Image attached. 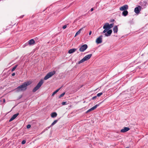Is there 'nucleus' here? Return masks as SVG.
Wrapping results in <instances>:
<instances>
[{"label": "nucleus", "mask_w": 148, "mask_h": 148, "mask_svg": "<svg viewBox=\"0 0 148 148\" xmlns=\"http://www.w3.org/2000/svg\"><path fill=\"white\" fill-rule=\"evenodd\" d=\"M43 82V81L42 79H41L37 84L36 86L32 90L33 92H35L38 90L41 87Z\"/></svg>", "instance_id": "nucleus-3"}, {"label": "nucleus", "mask_w": 148, "mask_h": 148, "mask_svg": "<svg viewBox=\"0 0 148 148\" xmlns=\"http://www.w3.org/2000/svg\"><path fill=\"white\" fill-rule=\"evenodd\" d=\"M102 94H103V93L102 92H101L98 93L97 94V97H100V96H101Z\"/></svg>", "instance_id": "nucleus-26"}, {"label": "nucleus", "mask_w": 148, "mask_h": 148, "mask_svg": "<svg viewBox=\"0 0 148 148\" xmlns=\"http://www.w3.org/2000/svg\"><path fill=\"white\" fill-rule=\"evenodd\" d=\"M58 120H55L51 124V125L50 126V127H51L52 126H53V125H54L55 124H56L57 123V122H58Z\"/></svg>", "instance_id": "nucleus-21"}, {"label": "nucleus", "mask_w": 148, "mask_h": 148, "mask_svg": "<svg viewBox=\"0 0 148 148\" xmlns=\"http://www.w3.org/2000/svg\"><path fill=\"white\" fill-rule=\"evenodd\" d=\"M3 101L4 103H5V99H3Z\"/></svg>", "instance_id": "nucleus-35"}, {"label": "nucleus", "mask_w": 148, "mask_h": 148, "mask_svg": "<svg viewBox=\"0 0 148 148\" xmlns=\"http://www.w3.org/2000/svg\"><path fill=\"white\" fill-rule=\"evenodd\" d=\"M12 76H14L15 75V73H12Z\"/></svg>", "instance_id": "nucleus-34"}, {"label": "nucleus", "mask_w": 148, "mask_h": 148, "mask_svg": "<svg viewBox=\"0 0 148 148\" xmlns=\"http://www.w3.org/2000/svg\"><path fill=\"white\" fill-rule=\"evenodd\" d=\"M118 27L117 26H115L113 28V31L114 33H116L118 31Z\"/></svg>", "instance_id": "nucleus-16"}, {"label": "nucleus", "mask_w": 148, "mask_h": 148, "mask_svg": "<svg viewBox=\"0 0 148 148\" xmlns=\"http://www.w3.org/2000/svg\"><path fill=\"white\" fill-rule=\"evenodd\" d=\"M65 94V92H64L63 93H62L61 94L60 96H59V98H61V97H62Z\"/></svg>", "instance_id": "nucleus-24"}, {"label": "nucleus", "mask_w": 148, "mask_h": 148, "mask_svg": "<svg viewBox=\"0 0 148 148\" xmlns=\"http://www.w3.org/2000/svg\"><path fill=\"white\" fill-rule=\"evenodd\" d=\"M83 28H81L76 33L75 35V36H77V35L79 34L81 32V31L82 30Z\"/></svg>", "instance_id": "nucleus-19"}, {"label": "nucleus", "mask_w": 148, "mask_h": 148, "mask_svg": "<svg viewBox=\"0 0 148 148\" xmlns=\"http://www.w3.org/2000/svg\"><path fill=\"white\" fill-rule=\"evenodd\" d=\"M130 130V128L128 127H124L123 129L121 130L120 132L122 133H124Z\"/></svg>", "instance_id": "nucleus-10"}, {"label": "nucleus", "mask_w": 148, "mask_h": 148, "mask_svg": "<svg viewBox=\"0 0 148 148\" xmlns=\"http://www.w3.org/2000/svg\"><path fill=\"white\" fill-rule=\"evenodd\" d=\"M103 28L104 29L101 33L102 34L103 33H105L104 35L106 36H108L111 35L112 32V30L110 29L108 23H105L103 26Z\"/></svg>", "instance_id": "nucleus-2"}, {"label": "nucleus", "mask_w": 148, "mask_h": 148, "mask_svg": "<svg viewBox=\"0 0 148 148\" xmlns=\"http://www.w3.org/2000/svg\"><path fill=\"white\" fill-rule=\"evenodd\" d=\"M19 113H17L14 114L9 120V122H11L15 119L18 115Z\"/></svg>", "instance_id": "nucleus-9"}, {"label": "nucleus", "mask_w": 148, "mask_h": 148, "mask_svg": "<svg viewBox=\"0 0 148 148\" xmlns=\"http://www.w3.org/2000/svg\"><path fill=\"white\" fill-rule=\"evenodd\" d=\"M60 88H59L58 89L56 90L55 91H54L53 92L52 94V95L51 96H54V95L59 91V90H60Z\"/></svg>", "instance_id": "nucleus-20"}, {"label": "nucleus", "mask_w": 148, "mask_h": 148, "mask_svg": "<svg viewBox=\"0 0 148 148\" xmlns=\"http://www.w3.org/2000/svg\"><path fill=\"white\" fill-rule=\"evenodd\" d=\"M93 10V8H92L91 9L90 11L91 12Z\"/></svg>", "instance_id": "nucleus-37"}, {"label": "nucleus", "mask_w": 148, "mask_h": 148, "mask_svg": "<svg viewBox=\"0 0 148 148\" xmlns=\"http://www.w3.org/2000/svg\"><path fill=\"white\" fill-rule=\"evenodd\" d=\"M102 36H101L97 38L96 40V42L97 44H100L102 42Z\"/></svg>", "instance_id": "nucleus-8"}, {"label": "nucleus", "mask_w": 148, "mask_h": 148, "mask_svg": "<svg viewBox=\"0 0 148 148\" xmlns=\"http://www.w3.org/2000/svg\"><path fill=\"white\" fill-rule=\"evenodd\" d=\"M66 27H67V25H64V26H63L62 28H63V29H65V28H66Z\"/></svg>", "instance_id": "nucleus-31"}, {"label": "nucleus", "mask_w": 148, "mask_h": 148, "mask_svg": "<svg viewBox=\"0 0 148 148\" xmlns=\"http://www.w3.org/2000/svg\"><path fill=\"white\" fill-rule=\"evenodd\" d=\"M57 116V114L56 112H53L51 114V117L52 118H55Z\"/></svg>", "instance_id": "nucleus-17"}, {"label": "nucleus", "mask_w": 148, "mask_h": 148, "mask_svg": "<svg viewBox=\"0 0 148 148\" xmlns=\"http://www.w3.org/2000/svg\"><path fill=\"white\" fill-rule=\"evenodd\" d=\"M128 7L127 5H124L121 7H120L119 8V9L121 11H125L126 10H127L128 9Z\"/></svg>", "instance_id": "nucleus-7"}, {"label": "nucleus", "mask_w": 148, "mask_h": 148, "mask_svg": "<svg viewBox=\"0 0 148 148\" xmlns=\"http://www.w3.org/2000/svg\"><path fill=\"white\" fill-rule=\"evenodd\" d=\"M85 61L84 60V58H83L81 60H80V61H79V62L78 63V64H80V63H81L84 62Z\"/></svg>", "instance_id": "nucleus-22"}, {"label": "nucleus", "mask_w": 148, "mask_h": 148, "mask_svg": "<svg viewBox=\"0 0 148 148\" xmlns=\"http://www.w3.org/2000/svg\"><path fill=\"white\" fill-rule=\"evenodd\" d=\"M88 46L86 44H84L82 46L79 48V50L81 52H83L87 48Z\"/></svg>", "instance_id": "nucleus-5"}, {"label": "nucleus", "mask_w": 148, "mask_h": 148, "mask_svg": "<svg viewBox=\"0 0 148 148\" xmlns=\"http://www.w3.org/2000/svg\"><path fill=\"white\" fill-rule=\"evenodd\" d=\"M97 97V96H94V97H93L92 98V100H94V99H95Z\"/></svg>", "instance_id": "nucleus-32"}, {"label": "nucleus", "mask_w": 148, "mask_h": 148, "mask_svg": "<svg viewBox=\"0 0 148 148\" xmlns=\"http://www.w3.org/2000/svg\"><path fill=\"white\" fill-rule=\"evenodd\" d=\"M128 148L127 147H126V148Z\"/></svg>", "instance_id": "nucleus-38"}, {"label": "nucleus", "mask_w": 148, "mask_h": 148, "mask_svg": "<svg viewBox=\"0 0 148 148\" xmlns=\"http://www.w3.org/2000/svg\"><path fill=\"white\" fill-rule=\"evenodd\" d=\"M77 50V49H70L68 53H72L75 52Z\"/></svg>", "instance_id": "nucleus-15"}, {"label": "nucleus", "mask_w": 148, "mask_h": 148, "mask_svg": "<svg viewBox=\"0 0 148 148\" xmlns=\"http://www.w3.org/2000/svg\"><path fill=\"white\" fill-rule=\"evenodd\" d=\"M99 104H97L95 106H94L93 107H92L90 108V109H91L92 111L95 109H96L97 108V107L99 106Z\"/></svg>", "instance_id": "nucleus-18"}, {"label": "nucleus", "mask_w": 148, "mask_h": 148, "mask_svg": "<svg viewBox=\"0 0 148 148\" xmlns=\"http://www.w3.org/2000/svg\"><path fill=\"white\" fill-rule=\"evenodd\" d=\"M30 81H28L23 83L22 85L18 86L16 89L17 92L24 91L27 89V87L31 84Z\"/></svg>", "instance_id": "nucleus-1"}, {"label": "nucleus", "mask_w": 148, "mask_h": 148, "mask_svg": "<svg viewBox=\"0 0 148 148\" xmlns=\"http://www.w3.org/2000/svg\"><path fill=\"white\" fill-rule=\"evenodd\" d=\"M142 7L141 6H138L137 7L135 8L134 11L136 13L138 14L139 13Z\"/></svg>", "instance_id": "nucleus-6"}, {"label": "nucleus", "mask_w": 148, "mask_h": 148, "mask_svg": "<svg viewBox=\"0 0 148 148\" xmlns=\"http://www.w3.org/2000/svg\"><path fill=\"white\" fill-rule=\"evenodd\" d=\"M114 25V24L113 23H111L110 24H109V26L110 27V29H111L112 28Z\"/></svg>", "instance_id": "nucleus-25"}, {"label": "nucleus", "mask_w": 148, "mask_h": 148, "mask_svg": "<svg viewBox=\"0 0 148 148\" xmlns=\"http://www.w3.org/2000/svg\"><path fill=\"white\" fill-rule=\"evenodd\" d=\"M91 34H92V31H90L89 33V35H90Z\"/></svg>", "instance_id": "nucleus-33"}, {"label": "nucleus", "mask_w": 148, "mask_h": 148, "mask_svg": "<svg viewBox=\"0 0 148 148\" xmlns=\"http://www.w3.org/2000/svg\"><path fill=\"white\" fill-rule=\"evenodd\" d=\"M24 16V15H22V16H21L20 17V18H22Z\"/></svg>", "instance_id": "nucleus-36"}, {"label": "nucleus", "mask_w": 148, "mask_h": 148, "mask_svg": "<svg viewBox=\"0 0 148 148\" xmlns=\"http://www.w3.org/2000/svg\"><path fill=\"white\" fill-rule=\"evenodd\" d=\"M92 56V54H88L85 56L83 58L86 61L89 59L91 58Z\"/></svg>", "instance_id": "nucleus-11"}, {"label": "nucleus", "mask_w": 148, "mask_h": 148, "mask_svg": "<svg viewBox=\"0 0 148 148\" xmlns=\"http://www.w3.org/2000/svg\"><path fill=\"white\" fill-rule=\"evenodd\" d=\"M56 73V71H53L48 73L44 78L45 80H46L52 77Z\"/></svg>", "instance_id": "nucleus-4"}, {"label": "nucleus", "mask_w": 148, "mask_h": 148, "mask_svg": "<svg viewBox=\"0 0 148 148\" xmlns=\"http://www.w3.org/2000/svg\"><path fill=\"white\" fill-rule=\"evenodd\" d=\"M128 12L127 10L123 11L122 13V16H125L128 14Z\"/></svg>", "instance_id": "nucleus-14"}, {"label": "nucleus", "mask_w": 148, "mask_h": 148, "mask_svg": "<svg viewBox=\"0 0 148 148\" xmlns=\"http://www.w3.org/2000/svg\"><path fill=\"white\" fill-rule=\"evenodd\" d=\"M66 104V102H62V104L63 105H65Z\"/></svg>", "instance_id": "nucleus-27"}, {"label": "nucleus", "mask_w": 148, "mask_h": 148, "mask_svg": "<svg viewBox=\"0 0 148 148\" xmlns=\"http://www.w3.org/2000/svg\"><path fill=\"white\" fill-rule=\"evenodd\" d=\"M17 66H18L17 65H16L14 67H13L12 68V71H14L16 69V68Z\"/></svg>", "instance_id": "nucleus-23"}, {"label": "nucleus", "mask_w": 148, "mask_h": 148, "mask_svg": "<svg viewBox=\"0 0 148 148\" xmlns=\"http://www.w3.org/2000/svg\"><path fill=\"white\" fill-rule=\"evenodd\" d=\"M31 125L29 124L27 125V128L29 129L31 127Z\"/></svg>", "instance_id": "nucleus-30"}, {"label": "nucleus", "mask_w": 148, "mask_h": 148, "mask_svg": "<svg viewBox=\"0 0 148 148\" xmlns=\"http://www.w3.org/2000/svg\"><path fill=\"white\" fill-rule=\"evenodd\" d=\"M26 143V141L25 140H23L22 142H21V143L22 144H25Z\"/></svg>", "instance_id": "nucleus-28"}, {"label": "nucleus", "mask_w": 148, "mask_h": 148, "mask_svg": "<svg viewBox=\"0 0 148 148\" xmlns=\"http://www.w3.org/2000/svg\"><path fill=\"white\" fill-rule=\"evenodd\" d=\"M147 2L146 1H144L143 2H140V5L144 7V8H145L146 7V4Z\"/></svg>", "instance_id": "nucleus-12"}, {"label": "nucleus", "mask_w": 148, "mask_h": 148, "mask_svg": "<svg viewBox=\"0 0 148 148\" xmlns=\"http://www.w3.org/2000/svg\"><path fill=\"white\" fill-rule=\"evenodd\" d=\"M92 111L90 109H89L86 112V113H88L89 112H90V111Z\"/></svg>", "instance_id": "nucleus-29"}, {"label": "nucleus", "mask_w": 148, "mask_h": 148, "mask_svg": "<svg viewBox=\"0 0 148 148\" xmlns=\"http://www.w3.org/2000/svg\"><path fill=\"white\" fill-rule=\"evenodd\" d=\"M28 43L30 45H33L35 43V41L33 39H32L28 41Z\"/></svg>", "instance_id": "nucleus-13"}]
</instances>
